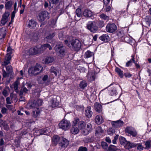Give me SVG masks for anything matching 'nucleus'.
I'll return each instance as SVG.
<instances>
[{"instance_id": "42", "label": "nucleus", "mask_w": 151, "mask_h": 151, "mask_svg": "<svg viewBox=\"0 0 151 151\" xmlns=\"http://www.w3.org/2000/svg\"><path fill=\"white\" fill-rule=\"evenodd\" d=\"M76 13L77 16L78 17H81L82 16L81 9H77L76 10Z\"/></svg>"}, {"instance_id": "10", "label": "nucleus", "mask_w": 151, "mask_h": 151, "mask_svg": "<svg viewBox=\"0 0 151 151\" xmlns=\"http://www.w3.org/2000/svg\"><path fill=\"white\" fill-rule=\"evenodd\" d=\"M123 124V121H121L120 120L116 121H113L111 123L112 127L115 128H118L122 126Z\"/></svg>"}, {"instance_id": "7", "label": "nucleus", "mask_w": 151, "mask_h": 151, "mask_svg": "<svg viewBox=\"0 0 151 151\" xmlns=\"http://www.w3.org/2000/svg\"><path fill=\"white\" fill-rule=\"evenodd\" d=\"M60 97L58 96H54L51 99V106L52 108H55L58 105L59 101V100Z\"/></svg>"}, {"instance_id": "27", "label": "nucleus", "mask_w": 151, "mask_h": 151, "mask_svg": "<svg viewBox=\"0 0 151 151\" xmlns=\"http://www.w3.org/2000/svg\"><path fill=\"white\" fill-rule=\"evenodd\" d=\"M54 60V58L52 57H48L45 59V64H48L52 62Z\"/></svg>"}, {"instance_id": "13", "label": "nucleus", "mask_w": 151, "mask_h": 151, "mask_svg": "<svg viewBox=\"0 0 151 151\" xmlns=\"http://www.w3.org/2000/svg\"><path fill=\"white\" fill-rule=\"evenodd\" d=\"M94 109L96 111L100 113L102 111V105L99 103L96 102L94 106Z\"/></svg>"}, {"instance_id": "18", "label": "nucleus", "mask_w": 151, "mask_h": 151, "mask_svg": "<svg viewBox=\"0 0 151 151\" xmlns=\"http://www.w3.org/2000/svg\"><path fill=\"white\" fill-rule=\"evenodd\" d=\"M6 34V29L5 27L0 29V39L4 38Z\"/></svg>"}, {"instance_id": "55", "label": "nucleus", "mask_w": 151, "mask_h": 151, "mask_svg": "<svg viewBox=\"0 0 151 151\" xmlns=\"http://www.w3.org/2000/svg\"><path fill=\"white\" fill-rule=\"evenodd\" d=\"M10 14L9 12H5L4 15H3L2 17H4L5 18L8 19V17L9 16Z\"/></svg>"}, {"instance_id": "57", "label": "nucleus", "mask_w": 151, "mask_h": 151, "mask_svg": "<svg viewBox=\"0 0 151 151\" xmlns=\"http://www.w3.org/2000/svg\"><path fill=\"white\" fill-rule=\"evenodd\" d=\"M2 94L5 97L7 96L8 95L7 91L5 89H4L2 92Z\"/></svg>"}, {"instance_id": "59", "label": "nucleus", "mask_w": 151, "mask_h": 151, "mask_svg": "<svg viewBox=\"0 0 151 151\" xmlns=\"http://www.w3.org/2000/svg\"><path fill=\"white\" fill-rule=\"evenodd\" d=\"M119 137L118 135H116L114 138V139L112 140V143L114 144H115L116 143V141L118 139Z\"/></svg>"}, {"instance_id": "29", "label": "nucleus", "mask_w": 151, "mask_h": 151, "mask_svg": "<svg viewBox=\"0 0 151 151\" xmlns=\"http://www.w3.org/2000/svg\"><path fill=\"white\" fill-rule=\"evenodd\" d=\"M13 2L12 1H9L6 2L5 4V7L6 9H9L12 7Z\"/></svg>"}, {"instance_id": "22", "label": "nucleus", "mask_w": 151, "mask_h": 151, "mask_svg": "<svg viewBox=\"0 0 151 151\" xmlns=\"http://www.w3.org/2000/svg\"><path fill=\"white\" fill-rule=\"evenodd\" d=\"M119 140L121 145H125V146L126 147L128 141H127L125 138L122 137H120L119 138Z\"/></svg>"}, {"instance_id": "53", "label": "nucleus", "mask_w": 151, "mask_h": 151, "mask_svg": "<svg viewBox=\"0 0 151 151\" xmlns=\"http://www.w3.org/2000/svg\"><path fill=\"white\" fill-rule=\"evenodd\" d=\"M137 144V150L139 151L142 150H143L144 147L140 144Z\"/></svg>"}, {"instance_id": "26", "label": "nucleus", "mask_w": 151, "mask_h": 151, "mask_svg": "<svg viewBox=\"0 0 151 151\" xmlns=\"http://www.w3.org/2000/svg\"><path fill=\"white\" fill-rule=\"evenodd\" d=\"M137 145V144L131 142L129 141H128V142L126 147H127L126 148L127 149H129L132 148L136 147Z\"/></svg>"}, {"instance_id": "15", "label": "nucleus", "mask_w": 151, "mask_h": 151, "mask_svg": "<svg viewBox=\"0 0 151 151\" xmlns=\"http://www.w3.org/2000/svg\"><path fill=\"white\" fill-rule=\"evenodd\" d=\"M83 15L86 17H90L93 15L92 12L89 9H86L83 12Z\"/></svg>"}, {"instance_id": "16", "label": "nucleus", "mask_w": 151, "mask_h": 151, "mask_svg": "<svg viewBox=\"0 0 151 151\" xmlns=\"http://www.w3.org/2000/svg\"><path fill=\"white\" fill-rule=\"evenodd\" d=\"M91 106H89L86 108L85 110V115L88 118H90L93 114L92 112L91 111Z\"/></svg>"}, {"instance_id": "44", "label": "nucleus", "mask_w": 151, "mask_h": 151, "mask_svg": "<svg viewBox=\"0 0 151 151\" xmlns=\"http://www.w3.org/2000/svg\"><path fill=\"white\" fill-rule=\"evenodd\" d=\"M145 145L146 147L147 148H150L151 147V141H146L145 142Z\"/></svg>"}, {"instance_id": "20", "label": "nucleus", "mask_w": 151, "mask_h": 151, "mask_svg": "<svg viewBox=\"0 0 151 151\" xmlns=\"http://www.w3.org/2000/svg\"><path fill=\"white\" fill-rule=\"evenodd\" d=\"M49 78L48 76L47 75H45L44 76H42V81L40 83L41 84H44L46 83L47 82V83H49L50 81L49 80Z\"/></svg>"}, {"instance_id": "17", "label": "nucleus", "mask_w": 151, "mask_h": 151, "mask_svg": "<svg viewBox=\"0 0 151 151\" xmlns=\"http://www.w3.org/2000/svg\"><path fill=\"white\" fill-rule=\"evenodd\" d=\"M99 39L105 42H108L109 39V37L107 34L103 35L99 38Z\"/></svg>"}, {"instance_id": "41", "label": "nucleus", "mask_w": 151, "mask_h": 151, "mask_svg": "<svg viewBox=\"0 0 151 151\" xmlns=\"http://www.w3.org/2000/svg\"><path fill=\"white\" fill-rule=\"evenodd\" d=\"M55 32L50 33L46 37V38L48 40H51L55 36Z\"/></svg>"}, {"instance_id": "24", "label": "nucleus", "mask_w": 151, "mask_h": 151, "mask_svg": "<svg viewBox=\"0 0 151 151\" xmlns=\"http://www.w3.org/2000/svg\"><path fill=\"white\" fill-rule=\"evenodd\" d=\"M60 137L57 135H55L53 136L52 138V141L55 145H56L58 143V142L60 141Z\"/></svg>"}, {"instance_id": "51", "label": "nucleus", "mask_w": 151, "mask_h": 151, "mask_svg": "<svg viewBox=\"0 0 151 151\" xmlns=\"http://www.w3.org/2000/svg\"><path fill=\"white\" fill-rule=\"evenodd\" d=\"M78 151H88V149L86 147L81 146L79 147Z\"/></svg>"}, {"instance_id": "36", "label": "nucleus", "mask_w": 151, "mask_h": 151, "mask_svg": "<svg viewBox=\"0 0 151 151\" xmlns=\"http://www.w3.org/2000/svg\"><path fill=\"white\" fill-rule=\"evenodd\" d=\"M42 101L40 99H37L36 101H35L33 105L35 104V106H38L41 105Z\"/></svg>"}, {"instance_id": "2", "label": "nucleus", "mask_w": 151, "mask_h": 151, "mask_svg": "<svg viewBox=\"0 0 151 151\" xmlns=\"http://www.w3.org/2000/svg\"><path fill=\"white\" fill-rule=\"evenodd\" d=\"M43 67L40 64L37 63L35 66L29 68L28 72L32 76H36L41 73Z\"/></svg>"}, {"instance_id": "12", "label": "nucleus", "mask_w": 151, "mask_h": 151, "mask_svg": "<svg viewBox=\"0 0 151 151\" xmlns=\"http://www.w3.org/2000/svg\"><path fill=\"white\" fill-rule=\"evenodd\" d=\"M30 54L32 55H35L37 54L41 53L42 52L41 51L40 48H38L36 47L31 48L29 50Z\"/></svg>"}, {"instance_id": "23", "label": "nucleus", "mask_w": 151, "mask_h": 151, "mask_svg": "<svg viewBox=\"0 0 151 151\" xmlns=\"http://www.w3.org/2000/svg\"><path fill=\"white\" fill-rule=\"evenodd\" d=\"M95 121L96 123L98 124H100L102 123L103 122L102 119V117L99 115H97L96 116Z\"/></svg>"}, {"instance_id": "35", "label": "nucleus", "mask_w": 151, "mask_h": 151, "mask_svg": "<svg viewBox=\"0 0 151 151\" xmlns=\"http://www.w3.org/2000/svg\"><path fill=\"white\" fill-rule=\"evenodd\" d=\"M118 86L117 85H115L113 86V88L111 90V92L110 93V94L111 96H113L114 95L116 94L117 91L116 90V88Z\"/></svg>"}, {"instance_id": "5", "label": "nucleus", "mask_w": 151, "mask_h": 151, "mask_svg": "<svg viewBox=\"0 0 151 151\" xmlns=\"http://www.w3.org/2000/svg\"><path fill=\"white\" fill-rule=\"evenodd\" d=\"M58 125L60 128L66 130L70 128L71 124L69 121L67 120L63 119L59 124Z\"/></svg>"}, {"instance_id": "11", "label": "nucleus", "mask_w": 151, "mask_h": 151, "mask_svg": "<svg viewBox=\"0 0 151 151\" xmlns=\"http://www.w3.org/2000/svg\"><path fill=\"white\" fill-rule=\"evenodd\" d=\"M69 144V141L65 138L63 137L60 138V145L63 147H67Z\"/></svg>"}, {"instance_id": "31", "label": "nucleus", "mask_w": 151, "mask_h": 151, "mask_svg": "<svg viewBox=\"0 0 151 151\" xmlns=\"http://www.w3.org/2000/svg\"><path fill=\"white\" fill-rule=\"evenodd\" d=\"M87 86V83L85 81H81L79 85V87L81 89H84Z\"/></svg>"}, {"instance_id": "64", "label": "nucleus", "mask_w": 151, "mask_h": 151, "mask_svg": "<svg viewBox=\"0 0 151 151\" xmlns=\"http://www.w3.org/2000/svg\"><path fill=\"white\" fill-rule=\"evenodd\" d=\"M124 75L125 77L128 78L132 76V75L129 73H124Z\"/></svg>"}, {"instance_id": "43", "label": "nucleus", "mask_w": 151, "mask_h": 151, "mask_svg": "<svg viewBox=\"0 0 151 151\" xmlns=\"http://www.w3.org/2000/svg\"><path fill=\"white\" fill-rule=\"evenodd\" d=\"M100 17L101 19H103L105 20H108L109 19L108 16L104 14L100 15Z\"/></svg>"}, {"instance_id": "38", "label": "nucleus", "mask_w": 151, "mask_h": 151, "mask_svg": "<svg viewBox=\"0 0 151 151\" xmlns=\"http://www.w3.org/2000/svg\"><path fill=\"white\" fill-rule=\"evenodd\" d=\"M116 150V146L111 145L108 147L107 151H114Z\"/></svg>"}, {"instance_id": "47", "label": "nucleus", "mask_w": 151, "mask_h": 151, "mask_svg": "<svg viewBox=\"0 0 151 151\" xmlns=\"http://www.w3.org/2000/svg\"><path fill=\"white\" fill-rule=\"evenodd\" d=\"M49 2L50 3V1H51L52 3L54 5L53 6H52V7L54 5L55 6L57 4H58L59 0H49Z\"/></svg>"}, {"instance_id": "33", "label": "nucleus", "mask_w": 151, "mask_h": 151, "mask_svg": "<svg viewBox=\"0 0 151 151\" xmlns=\"http://www.w3.org/2000/svg\"><path fill=\"white\" fill-rule=\"evenodd\" d=\"M115 71L117 73L119 76L121 78L123 77V72L121 70L118 68H116L115 69Z\"/></svg>"}, {"instance_id": "25", "label": "nucleus", "mask_w": 151, "mask_h": 151, "mask_svg": "<svg viewBox=\"0 0 151 151\" xmlns=\"http://www.w3.org/2000/svg\"><path fill=\"white\" fill-rule=\"evenodd\" d=\"M40 113V110L37 108L36 109L33 111L32 113V116L35 118L37 117L39 115Z\"/></svg>"}, {"instance_id": "56", "label": "nucleus", "mask_w": 151, "mask_h": 151, "mask_svg": "<svg viewBox=\"0 0 151 151\" xmlns=\"http://www.w3.org/2000/svg\"><path fill=\"white\" fill-rule=\"evenodd\" d=\"M50 72L52 73H53L56 76L57 75L58 73V71L55 69H51L50 70Z\"/></svg>"}, {"instance_id": "1", "label": "nucleus", "mask_w": 151, "mask_h": 151, "mask_svg": "<svg viewBox=\"0 0 151 151\" xmlns=\"http://www.w3.org/2000/svg\"><path fill=\"white\" fill-rule=\"evenodd\" d=\"M64 43L69 47H72L73 49L75 50L80 49L81 46V43L79 40L77 39L73 40L72 41H69L65 40Z\"/></svg>"}, {"instance_id": "4", "label": "nucleus", "mask_w": 151, "mask_h": 151, "mask_svg": "<svg viewBox=\"0 0 151 151\" xmlns=\"http://www.w3.org/2000/svg\"><path fill=\"white\" fill-rule=\"evenodd\" d=\"M49 13L46 11H42L38 14L37 18L40 22L46 21L49 19L50 16Z\"/></svg>"}, {"instance_id": "34", "label": "nucleus", "mask_w": 151, "mask_h": 151, "mask_svg": "<svg viewBox=\"0 0 151 151\" xmlns=\"http://www.w3.org/2000/svg\"><path fill=\"white\" fill-rule=\"evenodd\" d=\"M104 132V130L102 128L100 127H99L96 128V130L95 131V134L96 135L102 133Z\"/></svg>"}, {"instance_id": "52", "label": "nucleus", "mask_w": 151, "mask_h": 151, "mask_svg": "<svg viewBox=\"0 0 151 151\" xmlns=\"http://www.w3.org/2000/svg\"><path fill=\"white\" fill-rule=\"evenodd\" d=\"M104 22L101 20H99L98 22V25L99 27L101 28L104 26Z\"/></svg>"}, {"instance_id": "49", "label": "nucleus", "mask_w": 151, "mask_h": 151, "mask_svg": "<svg viewBox=\"0 0 151 151\" xmlns=\"http://www.w3.org/2000/svg\"><path fill=\"white\" fill-rule=\"evenodd\" d=\"M8 20V19L2 17V19L1 20V23L3 25H4L7 22Z\"/></svg>"}, {"instance_id": "3", "label": "nucleus", "mask_w": 151, "mask_h": 151, "mask_svg": "<svg viewBox=\"0 0 151 151\" xmlns=\"http://www.w3.org/2000/svg\"><path fill=\"white\" fill-rule=\"evenodd\" d=\"M55 50L58 56L61 58L64 56L66 48L63 44L61 43L56 45L55 47Z\"/></svg>"}, {"instance_id": "30", "label": "nucleus", "mask_w": 151, "mask_h": 151, "mask_svg": "<svg viewBox=\"0 0 151 151\" xmlns=\"http://www.w3.org/2000/svg\"><path fill=\"white\" fill-rule=\"evenodd\" d=\"M93 55V52H91L89 51H88L85 53L84 58H89L92 57Z\"/></svg>"}, {"instance_id": "8", "label": "nucleus", "mask_w": 151, "mask_h": 151, "mask_svg": "<svg viewBox=\"0 0 151 151\" xmlns=\"http://www.w3.org/2000/svg\"><path fill=\"white\" fill-rule=\"evenodd\" d=\"M117 29V27L115 24H108L106 27V31L112 33Z\"/></svg>"}, {"instance_id": "45", "label": "nucleus", "mask_w": 151, "mask_h": 151, "mask_svg": "<svg viewBox=\"0 0 151 151\" xmlns=\"http://www.w3.org/2000/svg\"><path fill=\"white\" fill-rule=\"evenodd\" d=\"M6 70L9 72V73H11L12 72V66L10 65L6 67Z\"/></svg>"}, {"instance_id": "14", "label": "nucleus", "mask_w": 151, "mask_h": 151, "mask_svg": "<svg viewBox=\"0 0 151 151\" xmlns=\"http://www.w3.org/2000/svg\"><path fill=\"white\" fill-rule=\"evenodd\" d=\"M28 26L29 28L31 29L35 28L37 25V22L34 20L31 19L28 22Z\"/></svg>"}, {"instance_id": "37", "label": "nucleus", "mask_w": 151, "mask_h": 151, "mask_svg": "<svg viewBox=\"0 0 151 151\" xmlns=\"http://www.w3.org/2000/svg\"><path fill=\"white\" fill-rule=\"evenodd\" d=\"M86 126V124L83 121H81L79 122L78 127L81 129H84Z\"/></svg>"}, {"instance_id": "54", "label": "nucleus", "mask_w": 151, "mask_h": 151, "mask_svg": "<svg viewBox=\"0 0 151 151\" xmlns=\"http://www.w3.org/2000/svg\"><path fill=\"white\" fill-rule=\"evenodd\" d=\"M19 83L18 81H16L14 84V88L15 90H17L18 89V86Z\"/></svg>"}, {"instance_id": "39", "label": "nucleus", "mask_w": 151, "mask_h": 151, "mask_svg": "<svg viewBox=\"0 0 151 151\" xmlns=\"http://www.w3.org/2000/svg\"><path fill=\"white\" fill-rule=\"evenodd\" d=\"M101 146H102L103 149L107 150L108 148V144L105 142H102L101 143Z\"/></svg>"}, {"instance_id": "6", "label": "nucleus", "mask_w": 151, "mask_h": 151, "mask_svg": "<svg viewBox=\"0 0 151 151\" xmlns=\"http://www.w3.org/2000/svg\"><path fill=\"white\" fill-rule=\"evenodd\" d=\"M87 28L91 32L93 33L95 32L98 30V27L96 25V23L94 22H91L87 25Z\"/></svg>"}, {"instance_id": "46", "label": "nucleus", "mask_w": 151, "mask_h": 151, "mask_svg": "<svg viewBox=\"0 0 151 151\" xmlns=\"http://www.w3.org/2000/svg\"><path fill=\"white\" fill-rule=\"evenodd\" d=\"M115 132V130L111 128H109L107 130V133L109 134H113Z\"/></svg>"}, {"instance_id": "63", "label": "nucleus", "mask_w": 151, "mask_h": 151, "mask_svg": "<svg viewBox=\"0 0 151 151\" xmlns=\"http://www.w3.org/2000/svg\"><path fill=\"white\" fill-rule=\"evenodd\" d=\"M64 35H63L62 33H60L58 34V37L59 39L61 40H63V38Z\"/></svg>"}, {"instance_id": "9", "label": "nucleus", "mask_w": 151, "mask_h": 151, "mask_svg": "<svg viewBox=\"0 0 151 151\" xmlns=\"http://www.w3.org/2000/svg\"><path fill=\"white\" fill-rule=\"evenodd\" d=\"M125 131L126 132L128 133L133 137H136L137 134L136 131L132 127H127Z\"/></svg>"}, {"instance_id": "32", "label": "nucleus", "mask_w": 151, "mask_h": 151, "mask_svg": "<svg viewBox=\"0 0 151 151\" xmlns=\"http://www.w3.org/2000/svg\"><path fill=\"white\" fill-rule=\"evenodd\" d=\"M131 57H132V58L129 61H128L126 63V66L127 67H129L132 64V62H133L134 63H135V61L134 60V58L133 57V55Z\"/></svg>"}, {"instance_id": "21", "label": "nucleus", "mask_w": 151, "mask_h": 151, "mask_svg": "<svg viewBox=\"0 0 151 151\" xmlns=\"http://www.w3.org/2000/svg\"><path fill=\"white\" fill-rule=\"evenodd\" d=\"M48 132H49L48 131L46 128L40 129L38 130L37 132V133H40L39 135L42 134L47 135Z\"/></svg>"}, {"instance_id": "19", "label": "nucleus", "mask_w": 151, "mask_h": 151, "mask_svg": "<svg viewBox=\"0 0 151 151\" xmlns=\"http://www.w3.org/2000/svg\"><path fill=\"white\" fill-rule=\"evenodd\" d=\"M47 48H49V49L50 50H51L52 49V48L51 45L48 44H44L42 45L41 46L40 48L41 51L42 52L43 51H44Z\"/></svg>"}, {"instance_id": "60", "label": "nucleus", "mask_w": 151, "mask_h": 151, "mask_svg": "<svg viewBox=\"0 0 151 151\" xmlns=\"http://www.w3.org/2000/svg\"><path fill=\"white\" fill-rule=\"evenodd\" d=\"M16 12V10L14 9V11L12 12V14L11 19L12 21L14 19V18L15 16V14Z\"/></svg>"}, {"instance_id": "48", "label": "nucleus", "mask_w": 151, "mask_h": 151, "mask_svg": "<svg viewBox=\"0 0 151 151\" xmlns=\"http://www.w3.org/2000/svg\"><path fill=\"white\" fill-rule=\"evenodd\" d=\"M86 140L87 142H91L94 141V139L93 137H87L86 138Z\"/></svg>"}, {"instance_id": "28", "label": "nucleus", "mask_w": 151, "mask_h": 151, "mask_svg": "<svg viewBox=\"0 0 151 151\" xmlns=\"http://www.w3.org/2000/svg\"><path fill=\"white\" fill-rule=\"evenodd\" d=\"M79 132V130L76 127H73L70 129L71 133L74 134H77Z\"/></svg>"}, {"instance_id": "50", "label": "nucleus", "mask_w": 151, "mask_h": 151, "mask_svg": "<svg viewBox=\"0 0 151 151\" xmlns=\"http://www.w3.org/2000/svg\"><path fill=\"white\" fill-rule=\"evenodd\" d=\"M12 54L11 52H9L6 55L5 57V59L10 60L11 58V54Z\"/></svg>"}, {"instance_id": "58", "label": "nucleus", "mask_w": 151, "mask_h": 151, "mask_svg": "<svg viewBox=\"0 0 151 151\" xmlns=\"http://www.w3.org/2000/svg\"><path fill=\"white\" fill-rule=\"evenodd\" d=\"M79 119L78 118H76L75 119L74 121H73V125H76L78 122H79Z\"/></svg>"}, {"instance_id": "40", "label": "nucleus", "mask_w": 151, "mask_h": 151, "mask_svg": "<svg viewBox=\"0 0 151 151\" xmlns=\"http://www.w3.org/2000/svg\"><path fill=\"white\" fill-rule=\"evenodd\" d=\"M145 20L147 24H150L151 22V17L150 16H146Z\"/></svg>"}, {"instance_id": "61", "label": "nucleus", "mask_w": 151, "mask_h": 151, "mask_svg": "<svg viewBox=\"0 0 151 151\" xmlns=\"http://www.w3.org/2000/svg\"><path fill=\"white\" fill-rule=\"evenodd\" d=\"M10 60H7L5 59V60L4 62L3 65L6 66L10 63Z\"/></svg>"}, {"instance_id": "62", "label": "nucleus", "mask_w": 151, "mask_h": 151, "mask_svg": "<svg viewBox=\"0 0 151 151\" xmlns=\"http://www.w3.org/2000/svg\"><path fill=\"white\" fill-rule=\"evenodd\" d=\"M4 129L5 130H8L9 129V126L6 123L4 126L3 127Z\"/></svg>"}]
</instances>
